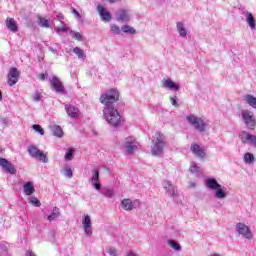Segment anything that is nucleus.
<instances>
[{
    "instance_id": "nucleus-1",
    "label": "nucleus",
    "mask_w": 256,
    "mask_h": 256,
    "mask_svg": "<svg viewBox=\"0 0 256 256\" xmlns=\"http://www.w3.org/2000/svg\"><path fill=\"white\" fill-rule=\"evenodd\" d=\"M119 101V91L110 89L100 96V103L104 105L103 119L108 122L111 127H119L121 125V115L119 110L115 108V103Z\"/></svg>"
},
{
    "instance_id": "nucleus-2",
    "label": "nucleus",
    "mask_w": 256,
    "mask_h": 256,
    "mask_svg": "<svg viewBox=\"0 0 256 256\" xmlns=\"http://www.w3.org/2000/svg\"><path fill=\"white\" fill-rule=\"evenodd\" d=\"M205 185L207 189H210L211 191H215L214 197L216 199H226L227 197V188H223L219 182H217V179L215 178H208L205 181Z\"/></svg>"
},
{
    "instance_id": "nucleus-3",
    "label": "nucleus",
    "mask_w": 256,
    "mask_h": 256,
    "mask_svg": "<svg viewBox=\"0 0 256 256\" xmlns=\"http://www.w3.org/2000/svg\"><path fill=\"white\" fill-rule=\"evenodd\" d=\"M186 121H188L189 125L194 127L196 131H199V133H205L207 131V122H205L202 117L190 114L186 116Z\"/></svg>"
},
{
    "instance_id": "nucleus-4",
    "label": "nucleus",
    "mask_w": 256,
    "mask_h": 256,
    "mask_svg": "<svg viewBox=\"0 0 256 256\" xmlns=\"http://www.w3.org/2000/svg\"><path fill=\"white\" fill-rule=\"evenodd\" d=\"M165 149V135L161 132L156 133V140L152 146L151 153L154 157H161L163 155V150Z\"/></svg>"
},
{
    "instance_id": "nucleus-5",
    "label": "nucleus",
    "mask_w": 256,
    "mask_h": 256,
    "mask_svg": "<svg viewBox=\"0 0 256 256\" xmlns=\"http://www.w3.org/2000/svg\"><path fill=\"white\" fill-rule=\"evenodd\" d=\"M241 117L244 125H246L247 129L251 131L255 130L256 127V118L255 114L250 110H242Z\"/></svg>"
},
{
    "instance_id": "nucleus-6",
    "label": "nucleus",
    "mask_w": 256,
    "mask_h": 256,
    "mask_svg": "<svg viewBox=\"0 0 256 256\" xmlns=\"http://www.w3.org/2000/svg\"><path fill=\"white\" fill-rule=\"evenodd\" d=\"M28 153L30 157L33 159H38V161H41V163H49L47 154L43 153V151L39 150L35 145H30L28 147Z\"/></svg>"
},
{
    "instance_id": "nucleus-7",
    "label": "nucleus",
    "mask_w": 256,
    "mask_h": 256,
    "mask_svg": "<svg viewBox=\"0 0 256 256\" xmlns=\"http://www.w3.org/2000/svg\"><path fill=\"white\" fill-rule=\"evenodd\" d=\"M28 153L30 157L33 159H38V161H41V163H49L47 154L43 153V151L39 150L35 145H30L28 147Z\"/></svg>"
},
{
    "instance_id": "nucleus-8",
    "label": "nucleus",
    "mask_w": 256,
    "mask_h": 256,
    "mask_svg": "<svg viewBox=\"0 0 256 256\" xmlns=\"http://www.w3.org/2000/svg\"><path fill=\"white\" fill-rule=\"evenodd\" d=\"M122 147L126 150L128 155H133L139 149V142L133 137H127L122 143Z\"/></svg>"
},
{
    "instance_id": "nucleus-9",
    "label": "nucleus",
    "mask_w": 256,
    "mask_h": 256,
    "mask_svg": "<svg viewBox=\"0 0 256 256\" xmlns=\"http://www.w3.org/2000/svg\"><path fill=\"white\" fill-rule=\"evenodd\" d=\"M235 229L238 235H242L245 239H248L249 241L253 239V232H251V229H249V226L245 225V223H237Z\"/></svg>"
},
{
    "instance_id": "nucleus-10",
    "label": "nucleus",
    "mask_w": 256,
    "mask_h": 256,
    "mask_svg": "<svg viewBox=\"0 0 256 256\" xmlns=\"http://www.w3.org/2000/svg\"><path fill=\"white\" fill-rule=\"evenodd\" d=\"M82 225L85 235L91 237V235H93V228L91 227V216H89L88 214H84L82 216Z\"/></svg>"
},
{
    "instance_id": "nucleus-11",
    "label": "nucleus",
    "mask_w": 256,
    "mask_h": 256,
    "mask_svg": "<svg viewBox=\"0 0 256 256\" xmlns=\"http://www.w3.org/2000/svg\"><path fill=\"white\" fill-rule=\"evenodd\" d=\"M50 85L52 86L53 91H56V93H63V91H65V86L55 75L51 77Z\"/></svg>"
},
{
    "instance_id": "nucleus-12",
    "label": "nucleus",
    "mask_w": 256,
    "mask_h": 256,
    "mask_svg": "<svg viewBox=\"0 0 256 256\" xmlns=\"http://www.w3.org/2000/svg\"><path fill=\"white\" fill-rule=\"evenodd\" d=\"M89 182L91 183L92 187L96 189V191H101V182L99 180V169L94 168L92 170V176Z\"/></svg>"
},
{
    "instance_id": "nucleus-13",
    "label": "nucleus",
    "mask_w": 256,
    "mask_h": 256,
    "mask_svg": "<svg viewBox=\"0 0 256 256\" xmlns=\"http://www.w3.org/2000/svg\"><path fill=\"white\" fill-rule=\"evenodd\" d=\"M0 167H2L6 173H10L11 175H15V173H17L13 163L9 162V160L5 158H0Z\"/></svg>"
},
{
    "instance_id": "nucleus-14",
    "label": "nucleus",
    "mask_w": 256,
    "mask_h": 256,
    "mask_svg": "<svg viewBox=\"0 0 256 256\" xmlns=\"http://www.w3.org/2000/svg\"><path fill=\"white\" fill-rule=\"evenodd\" d=\"M19 75L20 72L19 70H17V68L12 67L8 73V85H10V87H13V85H15L17 83V81H19Z\"/></svg>"
},
{
    "instance_id": "nucleus-15",
    "label": "nucleus",
    "mask_w": 256,
    "mask_h": 256,
    "mask_svg": "<svg viewBox=\"0 0 256 256\" xmlns=\"http://www.w3.org/2000/svg\"><path fill=\"white\" fill-rule=\"evenodd\" d=\"M190 150L192 151L193 155H195V157L201 159L202 161L203 159H205V157H207V153L205 152V150L201 148V146H199L198 144H192L190 146Z\"/></svg>"
},
{
    "instance_id": "nucleus-16",
    "label": "nucleus",
    "mask_w": 256,
    "mask_h": 256,
    "mask_svg": "<svg viewBox=\"0 0 256 256\" xmlns=\"http://www.w3.org/2000/svg\"><path fill=\"white\" fill-rule=\"evenodd\" d=\"M97 11L100 15L101 21H104L105 23H109V21H111V19H112L111 13L107 10V8H105L101 5H98Z\"/></svg>"
},
{
    "instance_id": "nucleus-17",
    "label": "nucleus",
    "mask_w": 256,
    "mask_h": 256,
    "mask_svg": "<svg viewBox=\"0 0 256 256\" xmlns=\"http://www.w3.org/2000/svg\"><path fill=\"white\" fill-rule=\"evenodd\" d=\"M238 137L241 140V142L243 143V145H247V144L252 145L255 135H253L247 131H242Z\"/></svg>"
},
{
    "instance_id": "nucleus-18",
    "label": "nucleus",
    "mask_w": 256,
    "mask_h": 256,
    "mask_svg": "<svg viewBox=\"0 0 256 256\" xmlns=\"http://www.w3.org/2000/svg\"><path fill=\"white\" fill-rule=\"evenodd\" d=\"M162 185L165 191L168 193L169 197H177L175 186L173 185V183H171V181L164 180Z\"/></svg>"
},
{
    "instance_id": "nucleus-19",
    "label": "nucleus",
    "mask_w": 256,
    "mask_h": 256,
    "mask_svg": "<svg viewBox=\"0 0 256 256\" xmlns=\"http://www.w3.org/2000/svg\"><path fill=\"white\" fill-rule=\"evenodd\" d=\"M65 109L68 117H71L72 119H77L80 115L79 108L73 105H66Z\"/></svg>"
},
{
    "instance_id": "nucleus-20",
    "label": "nucleus",
    "mask_w": 256,
    "mask_h": 256,
    "mask_svg": "<svg viewBox=\"0 0 256 256\" xmlns=\"http://www.w3.org/2000/svg\"><path fill=\"white\" fill-rule=\"evenodd\" d=\"M6 27L9 29V31H12V33H17L19 31V26H17V21L13 18H7L6 19Z\"/></svg>"
},
{
    "instance_id": "nucleus-21",
    "label": "nucleus",
    "mask_w": 256,
    "mask_h": 256,
    "mask_svg": "<svg viewBox=\"0 0 256 256\" xmlns=\"http://www.w3.org/2000/svg\"><path fill=\"white\" fill-rule=\"evenodd\" d=\"M162 87H164V89H174L175 91H179L180 89L179 85L169 78L163 81Z\"/></svg>"
},
{
    "instance_id": "nucleus-22",
    "label": "nucleus",
    "mask_w": 256,
    "mask_h": 256,
    "mask_svg": "<svg viewBox=\"0 0 256 256\" xmlns=\"http://www.w3.org/2000/svg\"><path fill=\"white\" fill-rule=\"evenodd\" d=\"M243 101H245V103H247L248 105H250V107H252V109H256V97L251 95V94H247L245 96L242 97Z\"/></svg>"
},
{
    "instance_id": "nucleus-23",
    "label": "nucleus",
    "mask_w": 256,
    "mask_h": 256,
    "mask_svg": "<svg viewBox=\"0 0 256 256\" xmlns=\"http://www.w3.org/2000/svg\"><path fill=\"white\" fill-rule=\"evenodd\" d=\"M121 207L122 209H124V211H133V209L135 208L133 206V201H131V199L129 198L123 199L121 201Z\"/></svg>"
},
{
    "instance_id": "nucleus-24",
    "label": "nucleus",
    "mask_w": 256,
    "mask_h": 256,
    "mask_svg": "<svg viewBox=\"0 0 256 256\" xmlns=\"http://www.w3.org/2000/svg\"><path fill=\"white\" fill-rule=\"evenodd\" d=\"M61 217V210L57 207H54L51 214L48 215L47 219L50 222L57 221Z\"/></svg>"
},
{
    "instance_id": "nucleus-25",
    "label": "nucleus",
    "mask_w": 256,
    "mask_h": 256,
    "mask_svg": "<svg viewBox=\"0 0 256 256\" xmlns=\"http://www.w3.org/2000/svg\"><path fill=\"white\" fill-rule=\"evenodd\" d=\"M24 193L28 197L35 193V186H33V182H26L23 186Z\"/></svg>"
},
{
    "instance_id": "nucleus-26",
    "label": "nucleus",
    "mask_w": 256,
    "mask_h": 256,
    "mask_svg": "<svg viewBox=\"0 0 256 256\" xmlns=\"http://www.w3.org/2000/svg\"><path fill=\"white\" fill-rule=\"evenodd\" d=\"M38 25L39 27H43L44 29H49V27H51V19H46L38 16Z\"/></svg>"
},
{
    "instance_id": "nucleus-27",
    "label": "nucleus",
    "mask_w": 256,
    "mask_h": 256,
    "mask_svg": "<svg viewBox=\"0 0 256 256\" xmlns=\"http://www.w3.org/2000/svg\"><path fill=\"white\" fill-rule=\"evenodd\" d=\"M176 29L181 37H187V28H185V24H183V22H177Z\"/></svg>"
},
{
    "instance_id": "nucleus-28",
    "label": "nucleus",
    "mask_w": 256,
    "mask_h": 256,
    "mask_svg": "<svg viewBox=\"0 0 256 256\" xmlns=\"http://www.w3.org/2000/svg\"><path fill=\"white\" fill-rule=\"evenodd\" d=\"M246 23H248L250 29H255L256 21L255 17H253V14H251V12H246Z\"/></svg>"
},
{
    "instance_id": "nucleus-29",
    "label": "nucleus",
    "mask_w": 256,
    "mask_h": 256,
    "mask_svg": "<svg viewBox=\"0 0 256 256\" xmlns=\"http://www.w3.org/2000/svg\"><path fill=\"white\" fill-rule=\"evenodd\" d=\"M130 17L125 10H120L117 14V21L127 22L129 21Z\"/></svg>"
},
{
    "instance_id": "nucleus-30",
    "label": "nucleus",
    "mask_w": 256,
    "mask_h": 256,
    "mask_svg": "<svg viewBox=\"0 0 256 256\" xmlns=\"http://www.w3.org/2000/svg\"><path fill=\"white\" fill-rule=\"evenodd\" d=\"M54 30L58 35H63V33H71V29L68 26H65L63 23L62 26L55 27Z\"/></svg>"
},
{
    "instance_id": "nucleus-31",
    "label": "nucleus",
    "mask_w": 256,
    "mask_h": 256,
    "mask_svg": "<svg viewBox=\"0 0 256 256\" xmlns=\"http://www.w3.org/2000/svg\"><path fill=\"white\" fill-rule=\"evenodd\" d=\"M244 163L251 165V163H255V156L251 152H247L244 154Z\"/></svg>"
},
{
    "instance_id": "nucleus-32",
    "label": "nucleus",
    "mask_w": 256,
    "mask_h": 256,
    "mask_svg": "<svg viewBox=\"0 0 256 256\" xmlns=\"http://www.w3.org/2000/svg\"><path fill=\"white\" fill-rule=\"evenodd\" d=\"M51 131L55 137H63V129L59 125L52 126Z\"/></svg>"
},
{
    "instance_id": "nucleus-33",
    "label": "nucleus",
    "mask_w": 256,
    "mask_h": 256,
    "mask_svg": "<svg viewBox=\"0 0 256 256\" xmlns=\"http://www.w3.org/2000/svg\"><path fill=\"white\" fill-rule=\"evenodd\" d=\"M121 31H123V33H126L127 35H135V33H137L135 28H133V27H131L129 25H123L121 27Z\"/></svg>"
},
{
    "instance_id": "nucleus-34",
    "label": "nucleus",
    "mask_w": 256,
    "mask_h": 256,
    "mask_svg": "<svg viewBox=\"0 0 256 256\" xmlns=\"http://www.w3.org/2000/svg\"><path fill=\"white\" fill-rule=\"evenodd\" d=\"M101 194L104 195V197L111 199V197L115 196V191L111 188H105L101 191Z\"/></svg>"
},
{
    "instance_id": "nucleus-35",
    "label": "nucleus",
    "mask_w": 256,
    "mask_h": 256,
    "mask_svg": "<svg viewBox=\"0 0 256 256\" xmlns=\"http://www.w3.org/2000/svg\"><path fill=\"white\" fill-rule=\"evenodd\" d=\"M168 245L175 251H181V244L177 243L175 240H169Z\"/></svg>"
},
{
    "instance_id": "nucleus-36",
    "label": "nucleus",
    "mask_w": 256,
    "mask_h": 256,
    "mask_svg": "<svg viewBox=\"0 0 256 256\" xmlns=\"http://www.w3.org/2000/svg\"><path fill=\"white\" fill-rule=\"evenodd\" d=\"M189 171L192 174L199 173V171H201V167L197 166V163L191 162Z\"/></svg>"
},
{
    "instance_id": "nucleus-37",
    "label": "nucleus",
    "mask_w": 256,
    "mask_h": 256,
    "mask_svg": "<svg viewBox=\"0 0 256 256\" xmlns=\"http://www.w3.org/2000/svg\"><path fill=\"white\" fill-rule=\"evenodd\" d=\"M73 51L77 55L78 59H85V51L81 48L75 47Z\"/></svg>"
},
{
    "instance_id": "nucleus-38",
    "label": "nucleus",
    "mask_w": 256,
    "mask_h": 256,
    "mask_svg": "<svg viewBox=\"0 0 256 256\" xmlns=\"http://www.w3.org/2000/svg\"><path fill=\"white\" fill-rule=\"evenodd\" d=\"M73 155H75V150L72 149V148H70V149L66 152L64 159H65L66 161H71V160L73 159Z\"/></svg>"
},
{
    "instance_id": "nucleus-39",
    "label": "nucleus",
    "mask_w": 256,
    "mask_h": 256,
    "mask_svg": "<svg viewBox=\"0 0 256 256\" xmlns=\"http://www.w3.org/2000/svg\"><path fill=\"white\" fill-rule=\"evenodd\" d=\"M70 35L73 39H76V41H81L83 39V35H81L79 32L70 30Z\"/></svg>"
},
{
    "instance_id": "nucleus-40",
    "label": "nucleus",
    "mask_w": 256,
    "mask_h": 256,
    "mask_svg": "<svg viewBox=\"0 0 256 256\" xmlns=\"http://www.w3.org/2000/svg\"><path fill=\"white\" fill-rule=\"evenodd\" d=\"M32 129H34V131H36V132L39 133L40 135H45V130H43V128L41 127V125L34 124V125L32 126Z\"/></svg>"
},
{
    "instance_id": "nucleus-41",
    "label": "nucleus",
    "mask_w": 256,
    "mask_h": 256,
    "mask_svg": "<svg viewBox=\"0 0 256 256\" xmlns=\"http://www.w3.org/2000/svg\"><path fill=\"white\" fill-rule=\"evenodd\" d=\"M63 175H64V177L71 179V177H73V170H71V168H64Z\"/></svg>"
},
{
    "instance_id": "nucleus-42",
    "label": "nucleus",
    "mask_w": 256,
    "mask_h": 256,
    "mask_svg": "<svg viewBox=\"0 0 256 256\" xmlns=\"http://www.w3.org/2000/svg\"><path fill=\"white\" fill-rule=\"evenodd\" d=\"M110 29L115 35H121V28H119V26L112 24Z\"/></svg>"
},
{
    "instance_id": "nucleus-43",
    "label": "nucleus",
    "mask_w": 256,
    "mask_h": 256,
    "mask_svg": "<svg viewBox=\"0 0 256 256\" xmlns=\"http://www.w3.org/2000/svg\"><path fill=\"white\" fill-rule=\"evenodd\" d=\"M29 203L31 205H34V207H39L41 205V201H39L37 198L33 197L29 200Z\"/></svg>"
},
{
    "instance_id": "nucleus-44",
    "label": "nucleus",
    "mask_w": 256,
    "mask_h": 256,
    "mask_svg": "<svg viewBox=\"0 0 256 256\" xmlns=\"http://www.w3.org/2000/svg\"><path fill=\"white\" fill-rule=\"evenodd\" d=\"M109 255L111 256H117L119 255V251H117V249L115 248H111L109 251H108Z\"/></svg>"
},
{
    "instance_id": "nucleus-45",
    "label": "nucleus",
    "mask_w": 256,
    "mask_h": 256,
    "mask_svg": "<svg viewBox=\"0 0 256 256\" xmlns=\"http://www.w3.org/2000/svg\"><path fill=\"white\" fill-rule=\"evenodd\" d=\"M72 15H74L78 20H81V14L76 9H72Z\"/></svg>"
},
{
    "instance_id": "nucleus-46",
    "label": "nucleus",
    "mask_w": 256,
    "mask_h": 256,
    "mask_svg": "<svg viewBox=\"0 0 256 256\" xmlns=\"http://www.w3.org/2000/svg\"><path fill=\"white\" fill-rule=\"evenodd\" d=\"M47 77H49V74L47 73H41L40 75H38V79H40V81H45Z\"/></svg>"
},
{
    "instance_id": "nucleus-47",
    "label": "nucleus",
    "mask_w": 256,
    "mask_h": 256,
    "mask_svg": "<svg viewBox=\"0 0 256 256\" xmlns=\"http://www.w3.org/2000/svg\"><path fill=\"white\" fill-rule=\"evenodd\" d=\"M57 21H60L61 24H63V19H65V17L63 16V14L61 13H58L56 15V18H55Z\"/></svg>"
},
{
    "instance_id": "nucleus-48",
    "label": "nucleus",
    "mask_w": 256,
    "mask_h": 256,
    "mask_svg": "<svg viewBox=\"0 0 256 256\" xmlns=\"http://www.w3.org/2000/svg\"><path fill=\"white\" fill-rule=\"evenodd\" d=\"M170 102L172 103L173 107H177V97H170Z\"/></svg>"
},
{
    "instance_id": "nucleus-49",
    "label": "nucleus",
    "mask_w": 256,
    "mask_h": 256,
    "mask_svg": "<svg viewBox=\"0 0 256 256\" xmlns=\"http://www.w3.org/2000/svg\"><path fill=\"white\" fill-rule=\"evenodd\" d=\"M33 101L39 102L41 101V95H39V93H36L33 97Z\"/></svg>"
},
{
    "instance_id": "nucleus-50",
    "label": "nucleus",
    "mask_w": 256,
    "mask_h": 256,
    "mask_svg": "<svg viewBox=\"0 0 256 256\" xmlns=\"http://www.w3.org/2000/svg\"><path fill=\"white\" fill-rule=\"evenodd\" d=\"M188 187H189V189H195V187H197V183H195V182H189V183H188Z\"/></svg>"
},
{
    "instance_id": "nucleus-51",
    "label": "nucleus",
    "mask_w": 256,
    "mask_h": 256,
    "mask_svg": "<svg viewBox=\"0 0 256 256\" xmlns=\"http://www.w3.org/2000/svg\"><path fill=\"white\" fill-rule=\"evenodd\" d=\"M26 256H37L33 251H27Z\"/></svg>"
},
{
    "instance_id": "nucleus-52",
    "label": "nucleus",
    "mask_w": 256,
    "mask_h": 256,
    "mask_svg": "<svg viewBox=\"0 0 256 256\" xmlns=\"http://www.w3.org/2000/svg\"><path fill=\"white\" fill-rule=\"evenodd\" d=\"M252 145H253V147L256 148V136L255 135H254V138L252 140Z\"/></svg>"
},
{
    "instance_id": "nucleus-53",
    "label": "nucleus",
    "mask_w": 256,
    "mask_h": 256,
    "mask_svg": "<svg viewBox=\"0 0 256 256\" xmlns=\"http://www.w3.org/2000/svg\"><path fill=\"white\" fill-rule=\"evenodd\" d=\"M2 123H4V125H7V123H8L7 118H3V119H2Z\"/></svg>"
},
{
    "instance_id": "nucleus-54",
    "label": "nucleus",
    "mask_w": 256,
    "mask_h": 256,
    "mask_svg": "<svg viewBox=\"0 0 256 256\" xmlns=\"http://www.w3.org/2000/svg\"><path fill=\"white\" fill-rule=\"evenodd\" d=\"M126 256H137V254L133 252H129Z\"/></svg>"
},
{
    "instance_id": "nucleus-55",
    "label": "nucleus",
    "mask_w": 256,
    "mask_h": 256,
    "mask_svg": "<svg viewBox=\"0 0 256 256\" xmlns=\"http://www.w3.org/2000/svg\"><path fill=\"white\" fill-rule=\"evenodd\" d=\"M0 101H3V92L0 90Z\"/></svg>"
},
{
    "instance_id": "nucleus-56",
    "label": "nucleus",
    "mask_w": 256,
    "mask_h": 256,
    "mask_svg": "<svg viewBox=\"0 0 256 256\" xmlns=\"http://www.w3.org/2000/svg\"><path fill=\"white\" fill-rule=\"evenodd\" d=\"M110 3H117L119 0H108Z\"/></svg>"
}]
</instances>
